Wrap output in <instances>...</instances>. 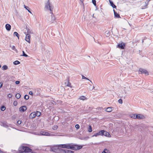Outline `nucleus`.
I'll use <instances>...</instances> for the list:
<instances>
[{
    "instance_id": "nucleus-24",
    "label": "nucleus",
    "mask_w": 153,
    "mask_h": 153,
    "mask_svg": "<svg viewBox=\"0 0 153 153\" xmlns=\"http://www.w3.org/2000/svg\"><path fill=\"white\" fill-rule=\"evenodd\" d=\"M16 97L17 99H19L21 97V95L19 93H17L16 95Z\"/></svg>"
},
{
    "instance_id": "nucleus-37",
    "label": "nucleus",
    "mask_w": 153,
    "mask_h": 153,
    "mask_svg": "<svg viewBox=\"0 0 153 153\" xmlns=\"http://www.w3.org/2000/svg\"><path fill=\"white\" fill-rule=\"evenodd\" d=\"M13 105L14 106H16L17 105V101H14L13 103Z\"/></svg>"
},
{
    "instance_id": "nucleus-33",
    "label": "nucleus",
    "mask_w": 153,
    "mask_h": 153,
    "mask_svg": "<svg viewBox=\"0 0 153 153\" xmlns=\"http://www.w3.org/2000/svg\"><path fill=\"white\" fill-rule=\"evenodd\" d=\"M86 98V97L85 96H82L79 97V99L81 100H84Z\"/></svg>"
},
{
    "instance_id": "nucleus-4",
    "label": "nucleus",
    "mask_w": 153,
    "mask_h": 153,
    "mask_svg": "<svg viewBox=\"0 0 153 153\" xmlns=\"http://www.w3.org/2000/svg\"><path fill=\"white\" fill-rule=\"evenodd\" d=\"M145 118V117L144 116V115L140 114H136L135 116V119H144Z\"/></svg>"
},
{
    "instance_id": "nucleus-23",
    "label": "nucleus",
    "mask_w": 153,
    "mask_h": 153,
    "mask_svg": "<svg viewBox=\"0 0 153 153\" xmlns=\"http://www.w3.org/2000/svg\"><path fill=\"white\" fill-rule=\"evenodd\" d=\"M12 49L15 51L16 53H18V51L17 50L16 48L14 46H13L12 47Z\"/></svg>"
},
{
    "instance_id": "nucleus-50",
    "label": "nucleus",
    "mask_w": 153,
    "mask_h": 153,
    "mask_svg": "<svg viewBox=\"0 0 153 153\" xmlns=\"http://www.w3.org/2000/svg\"><path fill=\"white\" fill-rule=\"evenodd\" d=\"M85 78H86V77H85L83 75H82V79H85Z\"/></svg>"
},
{
    "instance_id": "nucleus-51",
    "label": "nucleus",
    "mask_w": 153,
    "mask_h": 153,
    "mask_svg": "<svg viewBox=\"0 0 153 153\" xmlns=\"http://www.w3.org/2000/svg\"><path fill=\"white\" fill-rule=\"evenodd\" d=\"M107 33V32H105V33H106L107 34V36H108V35H110V33H109V32H108L107 33Z\"/></svg>"
},
{
    "instance_id": "nucleus-26",
    "label": "nucleus",
    "mask_w": 153,
    "mask_h": 153,
    "mask_svg": "<svg viewBox=\"0 0 153 153\" xmlns=\"http://www.w3.org/2000/svg\"><path fill=\"white\" fill-rule=\"evenodd\" d=\"M92 131V129L91 126V125L89 126V128H88V132H91Z\"/></svg>"
},
{
    "instance_id": "nucleus-20",
    "label": "nucleus",
    "mask_w": 153,
    "mask_h": 153,
    "mask_svg": "<svg viewBox=\"0 0 153 153\" xmlns=\"http://www.w3.org/2000/svg\"><path fill=\"white\" fill-rule=\"evenodd\" d=\"M41 114V113L40 112L37 111L36 112H35V115L37 117H39L40 116Z\"/></svg>"
},
{
    "instance_id": "nucleus-13",
    "label": "nucleus",
    "mask_w": 153,
    "mask_h": 153,
    "mask_svg": "<svg viewBox=\"0 0 153 153\" xmlns=\"http://www.w3.org/2000/svg\"><path fill=\"white\" fill-rule=\"evenodd\" d=\"M5 27L6 30L8 31H9L11 29V25L9 24H6L5 25Z\"/></svg>"
},
{
    "instance_id": "nucleus-8",
    "label": "nucleus",
    "mask_w": 153,
    "mask_h": 153,
    "mask_svg": "<svg viewBox=\"0 0 153 153\" xmlns=\"http://www.w3.org/2000/svg\"><path fill=\"white\" fill-rule=\"evenodd\" d=\"M30 36L29 34H26V37L25 39V40L28 42L30 43Z\"/></svg>"
},
{
    "instance_id": "nucleus-45",
    "label": "nucleus",
    "mask_w": 153,
    "mask_h": 153,
    "mask_svg": "<svg viewBox=\"0 0 153 153\" xmlns=\"http://www.w3.org/2000/svg\"><path fill=\"white\" fill-rule=\"evenodd\" d=\"M29 94H30V95H31L32 96H33V92L32 91H30L29 92Z\"/></svg>"
},
{
    "instance_id": "nucleus-31",
    "label": "nucleus",
    "mask_w": 153,
    "mask_h": 153,
    "mask_svg": "<svg viewBox=\"0 0 153 153\" xmlns=\"http://www.w3.org/2000/svg\"><path fill=\"white\" fill-rule=\"evenodd\" d=\"M58 128V127L57 126L54 125L53 126L52 128L54 130H56Z\"/></svg>"
},
{
    "instance_id": "nucleus-38",
    "label": "nucleus",
    "mask_w": 153,
    "mask_h": 153,
    "mask_svg": "<svg viewBox=\"0 0 153 153\" xmlns=\"http://www.w3.org/2000/svg\"><path fill=\"white\" fill-rule=\"evenodd\" d=\"M92 2L95 6H96V1L95 0H92Z\"/></svg>"
},
{
    "instance_id": "nucleus-6",
    "label": "nucleus",
    "mask_w": 153,
    "mask_h": 153,
    "mask_svg": "<svg viewBox=\"0 0 153 153\" xmlns=\"http://www.w3.org/2000/svg\"><path fill=\"white\" fill-rule=\"evenodd\" d=\"M39 133V135H40L45 136H50V135L49 133L45 131H41Z\"/></svg>"
},
{
    "instance_id": "nucleus-10",
    "label": "nucleus",
    "mask_w": 153,
    "mask_h": 153,
    "mask_svg": "<svg viewBox=\"0 0 153 153\" xmlns=\"http://www.w3.org/2000/svg\"><path fill=\"white\" fill-rule=\"evenodd\" d=\"M65 149H63L62 148H58L57 149V153H64Z\"/></svg>"
},
{
    "instance_id": "nucleus-11",
    "label": "nucleus",
    "mask_w": 153,
    "mask_h": 153,
    "mask_svg": "<svg viewBox=\"0 0 153 153\" xmlns=\"http://www.w3.org/2000/svg\"><path fill=\"white\" fill-rule=\"evenodd\" d=\"M113 11L114 13V17L115 18H120V16L119 14L117 13L113 9Z\"/></svg>"
},
{
    "instance_id": "nucleus-7",
    "label": "nucleus",
    "mask_w": 153,
    "mask_h": 153,
    "mask_svg": "<svg viewBox=\"0 0 153 153\" xmlns=\"http://www.w3.org/2000/svg\"><path fill=\"white\" fill-rule=\"evenodd\" d=\"M139 72H141V73L144 74L146 75L149 74L148 72L146 70L142 68L140 69Z\"/></svg>"
},
{
    "instance_id": "nucleus-46",
    "label": "nucleus",
    "mask_w": 153,
    "mask_h": 153,
    "mask_svg": "<svg viewBox=\"0 0 153 153\" xmlns=\"http://www.w3.org/2000/svg\"><path fill=\"white\" fill-rule=\"evenodd\" d=\"M19 83L20 82L19 81H16L15 82V83L17 85L19 84Z\"/></svg>"
},
{
    "instance_id": "nucleus-28",
    "label": "nucleus",
    "mask_w": 153,
    "mask_h": 153,
    "mask_svg": "<svg viewBox=\"0 0 153 153\" xmlns=\"http://www.w3.org/2000/svg\"><path fill=\"white\" fill-rule=\"evenodd\" d=\"M102 153H109V150L107 149H105Z\"/></svg>"
},
{
    "instance_id": "nucleus-44",
    "label": "nucleus",
    "mask_w": 153,
    "mask_h": 153,
    "mask_svg": "<svg viewBox=\"0 0 153 153\" xmlns=\"http://www.w3.org/2000/svg\"><path fill=\"white\" fill-rule=\"evenodd\" d=\"M8 97L10 98H11L12 97V95L11 94H9L8 95Z\"/></svg>"
},
{
    "instance_id": "nucleus-36",
    "label": "nucleus",
    "mask_w": 153,
    "mask_h": 153,
    "mask_svg": "<svg viewBox=\"0 0 153 153\" xmlns=\"http://www.w3.org/2000/svg\"><path fill=\"white\" fill-rule=\"evenodd\" d=\"M104 132H105V130H101V135H104V134L105 133Z\"/></svg>"
},
{
    "instance_id": "nucleus-18",
    "label": "nucleus",
    "mask_w": 153,
    "mask_h": 153,
    "mask_svg": "<svg viewBox=\"0 0 153 153\" xmlns=\"http://www.w3.org/2000/svg\"><path fill=\"white\" fill-rule=\"evenodd\" d=\"M74 151L71 150L65 149L64 153H74Z\"/></svg>"
},
{
    "instance_id": "nucleus-9",
    "label": "nucleus",
    "mask_w": 153,
    "mask_h": 153,
    "mask_svg": "<svg viewBox=\"0 0 153 153\" xmlns=\"http://www.w3.org/2000/svg\"><path fill=\"white\" fill-rule=\"evenodd\" d=\"M27 109V107L25 106H23L19 108V110L22 112H24Z\"/></svg>"
},
{
    "instance_id": "nucleus-19",
    "label": "nucleus",
    "mask_w": 153,
    "mask_h": 153,
    "mask_svg": "<svg viewBox=\"0 0 153 153\" xmlns=\"http://www.w3.org/2000/svg\"><path fill=\"white\" fill-rule=\"evenodd\" d=\"M65 85L68 87H71V83L69 82V81H68V83L65 82Z\"/></svg>"
},
{
    "instance_id": "nucleus-2",
    "label": "nucleus",
    "mask_w": 153,
    "mask_h": 153,
    "mask_svg": "<svg viewBox=\"0 0 153 153\" xmlns=\"http://www.w3.org/2000/svg\"><path fill=\"white\" fill-rule=\"evenodd\" d=\"M45 8H46L48 10H49L50 11V13L52 14L51 20V23H54V21L55 20V17L53 14V9L52 5L50 3L49 0H48L46 3L45 4Z\"/></svg>"
},
{
    "instance_id": "nucleus-54",
    "label": "nucleus",
    "mask_w": 153,
    "mask_h": 153,
    "mask_svg": "<svg viewBox=\"0 0 153 153\" xmlns=\"http://www.w3.org/2000/svg\"><path fill=\"white\" fill-rule=\"evenodd\" d=\"M143 42H144V41H143V40H142V43Z\"/></svg>"
},
{
    "instance_id": "nucleus-27",
    "label": "nucleus",
    "mask_w": 153,
    "mask_h": 153,
    "mask_svg": "<svg viewBox=\"0 0 153 153\" xmlns=\"http://www.w3.org/2000/svg\"><path fill=\"white\" fill-rule=\"evenodd\" d=\"M13 63L15 65H17L19 64L20 63L19 61L16 60Z\"/></svg>"
},
{
    "instance_id": "nucleus-21",
    "label": "nucleus",
    "mask_w": 153,
    "mask_h": 153,
    "mask_svg": "<svg viewBox=\"0 0 153 153\" xmlns=\"http://www.w3.org/2000/svg\"><path fill=\"white\" fill-rule=\"evenodd\" d=\"M1 68L3 70H6L8 69V67L6 65H4Z\"/></svg>"
},
{
    "instance_id": "nucleus-53",
    "label": "nucleus",
    "mask_w": 153,
    "mask_h": 153,
    "mask_svg": "<svg viewBox=\"0 0 153 153\" xmlns=\"http://www.w3.org/2000/svg\"><path fill=\"white\" fill-rule=\"evenodd\" d=\"M80 1L82 2H83V0H80Z\"/></svg>"
},
{
    "instance_id": "nucleus-5",
    "label": "nucleus",
    "mask_w": 153,
    "mask_h": 153,
    "mask_svg": "<svg viewBox=\"0 0 153 153\" xmlns=\"http://www.w3.org/2000/svg\"><path fill=\"white\" fill-rule=\"evenodd\" d=\"M126 44L125 43L123 42H121L119 44L117 45V47L118 48H120L121 49H124L125 47Z\"/></svg>"
},
{
    "instance_id": "nucleus-17",
    "label": "nucleus",
    "mask_w": 153,
    "mask_h": 153,
    "mask_svg": "<svg viewBox=\"0 0 153 153\" xmlns=\"http://www.w3.org/2000/svg\"><path fill=\"white\" fill-rule=\"evenodd\" d=\"M58 149V148L53 147L51 148V150H52V151L56 153H57V150Z\"/></svg>"
},
{
    "instance_id": "nucleus-48",
    "label": "nucleus",
    "mask_w": 153,
    "mask_h": 153,
    "mask_svg": "<svg viewBox=\"0 0 153 153\" xmlns=\"http://www.w3.org/2000/svg\"><path fill=\"white\" fill-rule=\"evenodd\" d=\"M98 135H101V131L97 132Z\"/></svg>"
},
{
    "instance_id": "nucleus-3",
    "label": "nucleus",
    "mask_w": 153,
    "mask_h": 153,
    "mask_svg": "<svg viewBox=\"0 0 153 153\" xmlns=\"http://www.w3.org/2000/svg\"><path fill=\"white\" fill-rule=\"evenodd\" d=\"M18 153H33L32 150L26 146H22L19 149Z\"/></svg>"
},
{
    "instance_id": "nucleus-56",
    "label": "nucleus",
    "mask_w": 153,
    "mask_h": 153,
    "mask_svg": "<svg viewBox=\"0 0 153 153\" xmlns=\"http://www.w3.org/2000/svg\"><path fill=\"white\" fill-rule=\"evenodd\" d=\"M25 34H26V32H25Z\"/></svg>"
},
{
    "instance_id": "nucleus-42",
    "label": "nucleus",
    "mask_w": 153,
    "mask_h": 153,
    "mask_svg": "<svg viewBox=\"0 0 153 153\" xmlns=\"http://www.w3.org/2000/svg\"><path fill=\"white\" fill-rule=\"evenodd\" d=\"M149 1H150V0H147L146 1V2H145V3L146 4V6L148 5Z\"/></svg>"
},
{
    "instance_id": "nucleus-55",
    "label": "nucleus",
    "mask_w": 153,
    "mask_h": 153,
    "mask_svg": "<svg viewBox=\"0 0 153 153\" xmlns=\"http://www.w3.org/2000/svg\"><path fill=\"white\" fill-rule=\"evenodd\" d=\"M1 65H0V68H1Z\"/></svg>"
},
{
    "instance_id": "nucleus-58",
    "label": "nucleus",
    "mask_w": 153,
    "mask_h": 153,
    "mask_svg": "<svg viewBox=\"0 0 153 153\" xmlns=\"http://www.w3.org/2000/svg\"><path fill=\"white\" fill-rule=\"evenodd\" d=\"M94 15L93 14V16H94Z\"/></svg>"
},
{
    "instance_id": "nucleus-41",
    "label": "nucleus",
    "mask_w": 153,
    "mask_h": 153,
    "mask_svg": "<svg viewBox=\"0 0 153 153\" xmlns=\"http://www.w3.org/2000/svg\"><path fill=\"white\" fill-rule=\"evenodd\" d=\"M99 136L98 134V133H96L95 134H94V135H93L92 136V137H97V136Z\"/></svg>"
},
{
    "instance_id": "nucleus-22",
    "label": "nucleus",
    "mask_w": 153,
    "mask_h": 153,
    "mask_svg": "<svg viewBox=\"0 0 153 153\" xmlns=\"http://www.w3.org/2000/svg\"><path fill=\"white\" fill-rule=\"evenodd\" d=\"M24 8H25L29 12L31 13H32L31 11L28 9H29V8L28 7L26 6L25 5H24Z\"/></svg>"
},
{
    "instance_id": "nucleus-14",
    "label": "nucleus",
    "mask_w": 153,
    "mask_h": 153,
    "mask_svg": "<svg viewBox=\"0 0 153 153\" xmlns=\"http://www.w3.org/2000/svg\"><path fill=\"white\" fill-rule=\"evenodd\" d=\"M26 29L27 30V34H30V33H33V32L32 30H30L28 28H27V27H26Z\"/></svg>"
},
{
    "instance_id": "nucleus-49",
    "label": "nucleus",
    "mask_w": 153,
    "mask_h": 153,
    "mask_svg": "<svg viewBox=\"0 0 153 153\" xmlns=\"http://www.w3.org/2000/svg\"><path fill=\"white\" fill-rule=\"evenodd\" d=\"M85 79H87V80H89V81H90V82H91L92 83V82H91V81H90V80H89L88 78H87L86 77V78H85Z\"/></svg>"
},
{
    "instance_id": "nucleus-47",
    "label": "nucleus",
    "mask_w": 153,
    "mask_h": 153,
    "mask_svg": "<svg viewBox=\"0 0 153 153\" xmlns=\"http://www.w3.org/2000/svg\"><path fill=\"white\" fill-rule=\"evenodd\" d=\"M3 83L2 82H0V88H1L3 86Z\"/></svg>"
},
{
    "instance_id": "nucleus-15",
    "label": "nucleus",
    "mask_w": 153,
    "mask_h": 153,
    "mask_svg": "<svg viewBox=\"0 0 153 153\" xmlns=\"http://www.w3.org/2000/svg\"><path fill=\"white\" fill-rule=\"evenodd\" d=\"M109 1L110 5L112 6V7L113 8H116V6L114 4L113 2L111 1L110 0H109Z\"/></svg>"
},
{
    "instance_id": "nucleus-29",
    "label": "nucleus",
    "mask_w": 153,
    "mask_h": 153,
    "mask_svg": "<svg viewBox=\"0 0 153 153\" xmlns=\"http://www.w3.org/2000/svg\"><path fill=\"white\" fill-rule=\"evenodd\" d=\"M23 54L20 55L21 56H24L25 57H27L28 56L26 54L24 51H22Z\"/></svg>"
},
{
    "instance_id": "nucleus-52",
    "label": "nucleus",
    "mask_w": 153,
    "mask_h": 153,
    "mask_svg": "<svg viewBox=\"0 0 153 153\" xmlns=\"http://www.w3.org/2000/svg\"><path fill=\"white\" fill-rule=\"evenodd\" d=\"M94 86H93V88L92 89H91V90H93V89H94Z\"/></svg>"
},
{
    "instance_id": "nucleus-34",
    "label": "nucleus",
    "mask_w": 153,
    "mask_h": 153,
    "mask_svg": "<svg viewBox=\"0 0 153 153\" xmlns=\"http://www.w3.org/2000/svg\"><path fill=\"white\" fill-rule=\"evenodd\" d=\"M24 99L25 100H28L29 98V96L28 95H25L24 96Z\"/></svg>"
},
{
    "instance_id": "nucleus-43",
    "label": "nucleus",
    "mask_w": 153,
    "mask_h": 153,
    "mask_svg": "<svg viewBox=\"0 0 153 153\" xmlns=\"http://www.w3.org/2000/svg\"><path fill=\"white\" fill-rule=\"evenodd\" d=\"M21 123H22V121L21 120H19L17 122L18 124L19 125Z\"/></svg>"
},
{
    "instance_id": "nucleus-40",
    "label": "nucleus",
    "mask_w": 153,
    "mask_h": 153,
    "mask_svg": "<svg viewBox=\"0 0 153 153\" xmlns=\"http://www.w3.org/2000/svg\"><path fill=\"white\" fill-rule=\"evenodd\" d=\"M75 127V128L77 129H78L79 128V126L78 124L76 125Z\"/></svg>"
},
{
    "instance_id": "nucleus-1",
    "label": "nucleus",
    "mask_w": 153,
    "mask_h": 153,
    "mask_svg": "<svg viewBox=\"0 0 153 153\" xmlns=\"http://www.w3.org/2000/svg\"><path fill=\"white\" fill-rule=\"evenodd\" d=\"M58 147L61 148L70 149L75 151L79 150L82 148V146L75 145L73 143L66 144H60L59 145Z\"/></svg>"
},
{
    "instance_id": "nucleus-12",
    "label": "nucleus",
    "mask_w": 153,
    "mask_h": 153,
    "mask_svg": "<svg viewBox=\"0 0 153 153\" xmlns=\"http://www.w3.org/2000/svg\"><path fill=\"white\" fill-rule=\"evenodd\" d=\"M36 115H35V112H32L31 113L29 116V118L30 119H33L35 117Z\"/></svg>"
},
{
    "instance_id": "nucleus-35",
    "label": "nucleus",
    "mask_w": 153,
    "mask_h": 153,
    "mask_svg": "<svg viewBox=\"0 0 153 153\" xmlns=\"http://www.w3.org/2000/svg\"><path fill=\"white\" fill-rule=\"evenodd\" d=\"M5 109V107L4 106H2L1 108V109L2 111H4Z\"/></svg>"
},
{
    "instance_id": "nucleus-39",
    "label": "nucleus",
    "mask_w": 153,
    "mask_h": 153,
    "mask_svg": "<svg viewBox=\"0 0 153 153\" xmlns=\"http://www.w3.org/2000/svg\"><path fill=\"white\" fill-rule=\"evenodd\" d=\"M118 102L120 103V104H122V103H123V101H122V100L121 99H120L118 100Z\"/></svg>"
},
{
    "instance_id": "nucleus-16",
    "label": "nucleus",
    "mask_w": 153,
    "mask_h": 153,
    "mask_svg": "<svg viewBox=\"0 0 153 153\" xmlns=\"http://www.w3.org/2000/svg\"><path fill=\"white\" fill-rule=\"evenodd\" d=\"M105 133L104 134V135L106 137H111V135L108 132L105 131V132H104Z\"/></svg>"
},
{
    "instance_id": "nucleus-32",
    "label": "nucleus",
    "mask_w": 153,
    "mask_h": 153,
    "mask_svg": "<svg viewBox=\"0 0 153 153\" xmlns=\"http://www.w3.org/2000/svg\"><path fill=\"white\" fill-rule=\"evenodd\" d=\"M13 35L14 36H16L19 39V34L17 32H15L14 33Z\"/></svg>"
},
{
    "instance_id": "nucleus-25",
    "label": "nucleus",
    "mask_w": 153,
    "mask_h": 153,
    "mask_svg": "<svg viewBox=\"0 0 153 153\" xmlns=\"http://www.w3.org/2000/svg\"><path fill=\"white\" fill-rule=\"evenodd\" d=\"M106 111L108 112H110L112 111V109L111 107H108L107 108Z\"/></svg>"
},
{
    "instance_id": "nucleus-30",
    "label": "nucleus",
    "mask_w": 153,
    "mask_h": 153,
    "mask_svg": "<svg viewBox=\"0 0 153 153\" xmlns=\"http://www.w3.org/2000/svg\"><path fill=\"white\" fill-rule=\"evenodd\" d=\"M135 114H131L130 115V117L131 118H133V119H135Z\"/></svg>"
},
{
    "instance_id": "nucleus-57",
    "label": "nucleus",
    "mask_w": 153,
    "mask_h": 153,
    "mask_svg": "<svg viewBox=\"0 0 153 153\" xmlns=\"http://www.w3.org/2000/svg\"><path fill=\"white\" fill-rule=\"evenodd\" d=\"M1 151L0 150V153H1Z\"/></svg>"
}]
</instances>
